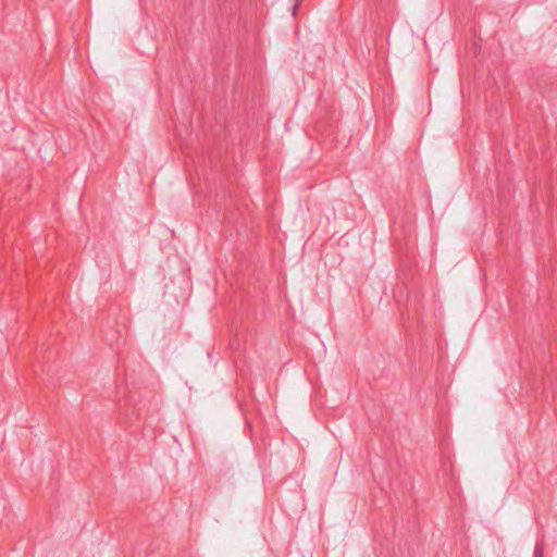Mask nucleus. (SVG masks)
I'll use <instances>...</instances> for the list:
<instances>
[{"label": "nucleus", "instance_id": "1", "mask_svg": "<svg viewBox=\"0 0 557 557\" xmlns=\"http://www.w3.org/2000/svg\"><path fill=\"white\" fill-rule=\"evenodd\" d=\"M534 557H544V545L543 543H536L534 547Z\"/></svg>", "mask_w": 557, "mask_h": 557}]
</instances>
